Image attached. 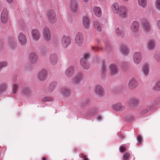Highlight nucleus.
<instances>
[{"mask_svg": "<svg viewBox=\"0 0 160 160\" xmlns=\"http://www.w3.org/2000/svg\"><path fill=\"white\" fill-rule=\"evenodd\" d=\"M141 23L143 31L146 33H149L152 30L150 22L146 19L142 18L141 20Z\"/></svg>", "mask_w": 160, "mask_h": 160, "instance_id": "nucleus-1", "label": "nucleus"}, {"mask_svg": "<svg viewBox=\"0 0 160 160\" xmlns=\"http://www.w3.org/2000/svg\"><path fill=\"white\" fill-rule=\"evenodd\" d=\"M128 8L124 6H121L117 15L120 18L125 19L128 17Z\"/></svg>", "mask_w": 160, "mask_h": 160, "instance_id": "nucleus-2", "label": "nucleus"}, {"mask_svg": "<svg viewBox=\"0 0 160 160\" xmlns=\"http://www.w3.org/2000/svg\"><path fill=\"white\" fill-rule=\"evenodd\" d=\"M142 59V54L140 52H135L133 55L132 60L134 64H139Z\"/></svg>", "mask_w": 160, "mask_h": 160, "instance_id": "nucleus-3", "label": "nucleus"}, {"mask_svg": "<svg viewBox=\"0 0 160 160\" xmlns=\"http://www.w3.org/2000/svg\"><path fill=\"white\" fill-rule=\"evenodd\" d=\"M131 32L133 33H138L139 30L140 24L137 21H134L131 23L130 27Z\"/></svg>", "mask_w": 160, "mask_h": 160, "instance_id": "nucleus-4", "label": "nucleus"}, {"mask_svg": "<svg viewBox=\"0 0 160 160\" xmlns=\"http://www.w3.org/2000/svg\"><path fill=\"white\" fill-rule=\"evenodd\" d=\"M42 33L44 39L46 41H49L51 38V34L50 30L47 27L43 28Z\"/></svg>", "mask_w": 160, "mask_h": 160, "instance_id": "nucleus-5", "label": "nucleus"}, {"mask_svg": "<svg viewBox=\"0 0 160 160\" xmlns=\"http://www.w3.org/2000/svg\"><path fill=\"white\" fill-rule=\"evenodd\" d=\"M71 41V38L70 37L65 35H63L61 39L62 46L64 48H67L70 44Z\"/></svg>", "mask_w": 160, "mask_h": 160, "instance_id": "nucleus-6", "label": "nucleus"}, {"mask_svg": "<svg viewBox=\"0 0 160 160\" xmlns=\"http://www.w3.org/2000/svg\"><path fill=\"white\" fill-rule=\"evenodd\" d=\"M47 16L49 21L52 23H54L57 20L55 13L52 10H50L47 12Z\"/></svg>", "mask_w": 160, "mask_h": 160, "instance_id": "nucleus-7", "label": "nucleus"}, {"mask_svg": "<svg viewBox=\"0 0 160 160\" xmlns=\"http://www.w3.org/2000/svg\"><path fill=\"white\" fill-rule=\"evenodd\" d=\"M19 44L22 46H24L27 43V39L26 35L23 33H20L18 36Z\"/></svg>", "mask_w": 160, "mask_h": 160, "instance_id": "nucleus-8", "label": "nucleus"}, {"mask_svg": "<svg viewBox=\"0 0 160 160\" xmlns=\"http://www.w3.org/2000/svg\"><path fill=\"white\" fill-rule=\"evenodd\" d=\"M8 9L6 8H4L1 13L0 18L1 21L2 23H5L7 22L8 19Z\"/></svg>", "mask_w": 160, "mask_h": 160, "instance_id": "nucleus-9", "label": "nucleus"}, {"mask_svg": "<svg viewBox=\"0 0 160 160\" xmlns=\"http://www.w3.org/2000/svg\"><path fill=\"white\" fill-rule=\"evenodd\" d=\"M83 79V76L80 73L76 74L73 78V85L79 84Z\"/></svg>", "mask_w": 160, "mask_h": 160, "instance_id": "nucleus-10", "label": "nucleus"}, {"mask_svg": "<svg viewBox=\"0 0 160 160\" xmlns=\"http://www.w3.org/2000/svg\"><path fill=\"white\" fill-rule=\"evenodd\" d=\"M76 44L79 46H81L83 42V36L82 34L80 33L77 34L75 39Z\"/></svg>", "mask_w": 160, "mask_h": 160, "instance_id": "nucleus-11", "label": "nucleus"}, {"mask_svg": "<svg viewBox=\"0 0 160 160\" xmlns=\"http://www.w3.org/2000/svg\"><path fill=\"white\" fill-rule=\"evenodd\" d=\"M47 72L46 70L42 69L39 72L38 78L40 81H44L47 78Z\"/></svg>", "mask_w": 160, "mask_h": 160, "instance_id": "nucleus-12", "label": "nucleus"}, {"mask_svg": "<svg viewBox=\"0 0 160 160\" xmlns=\"http://www.w3.org/2000/svg\"><path fill=\"white\" fill-rule=\"evenodd\" d=\"M31 36L32 39L35 41L39 40L41 36L39 31L37 29L32 30Z\"/></svg>", "mask_w": 160, "mask_h": 160, "instance_id": "nucleus-13", "label": "nucleus"}, {"mask_svg": "<svg viewBox=\"0 0 160 160\" xmlns=\"http://www.w3.org/2000/svg\"><path fill=\"white\" fill-rule=\"evenodd\" d=\"M109 67L110 72L111 75H114L118 74V69L116 64L112 63L110 65Z\"/></svg>", "mask_w": 160, "mask_h": 160, "instance_id": "nucleus-14", "label": "nucleus"}, {"mask_svg": "<svg viewBox=\"0 0 160 160\" xmlns=\"http://www.w3.org/2000/svg\"><path fill=\"white\" fill-rule=\"evenodd\" d=\"M58 56L55 53H53L50 55L49 56V61L50 63L53 65H56L58 61Z\"/></svg>", "mask_w": 160, "mask_h": 160, "instance_id": "nucleus-15", "label": "nucleus"}, {"mask_svg": "<svg viewBox=\"0 0 160 160\" xmlns=\"http://www.w3.org/2000/svg\"><path fill=\"white\" fill-rule=\"evenodd\" d=\"M22 93L24 96L28 97L32 94V91L31 88L29 87L23 88L22 90Z\"/></svg>", "mask_w": 160, "mask_h": 160, "instance_id": "nucleus-16", "label": "nucleus"}, {"mask_svg": "<svg viewBox=\"0 0 160 160\" xmlns=\"http://www.w3.org/2000/svg\"><path fill=\"white\" fill-rule=\"evenodd\" d=\"M138 82L134 78H131L129 82L128 86L129 88L131 89H135L138 86Z\"/></svg>", "mask_w": 160, "mask_h": 160, "instance_id": "nucleus-17", "label": "nucleus"}, {"mask_svg": "<svg viewBox=\"0 0 160 160\" xmlns=\"http://www.w3.org/2000/svg\"><path fill=\"white\" fill-rule=\"evenodd\" d=\"M71 92L70 89L67 88H63L60 89L61 93L66 97H68L70 95Z\"/></svg>", "mask_w": 160, "mask_h": 160, "instance_id": "nucleus-18", "label": "nucleus"}, {"mask_svg": "<svg viewBox=\"0 0 160 160\" xmlns=\"http://www.w3.org/2000/svg\"><path fill=\"white\" fill-rule=\"evenodd\" d=\"M75 69L73 66H70L68 68L65 72V75L68 77H71L73 75Z\"/></svg>", "mask_w": 160, "mask_h": 160, "instance_id": "nucleus-19", "label": "nucleus"}, {"mask_svg": "<svg viewBox=\"0 0 160 160\" xmlns=\"http://www.w3.org/2000/svg\"><path fill=\"white\" fill-rule=\"evenodd\" d=\"M95 90L96 94L100 97H101L104 95L103 88L100 85H97L95 88Z\"/></svg>", "mask_w": 160, "mask_h": 160, "instance_id": "nucleus-20", "label": "nucleus"}, {"mask_svg": "<svg viewBox=\"0 0 160 160\" xmlns=\"http://www.w3.org/2000/svg\"><path fill=\"white\" fill-rule=\"evenodd\" d=\"M119 51L121 54L123 56H127L129 53V50L125 45H121L120 47Z\"/></svg>", "mask_w": 160, "mask_h": 160, "instance_id": "nucleus-21", "label": "nucleus"}, {"mask_svg": "<svg viewBox=\"0 0 160 160\" xmlns=\"http://www.w3.org/2000/svg\"><path fill=\"white\" fill-rule=\"evenodd\" d=\"M142 70L144 76H148L149 72V64L147 63H144L142 67Z\"/></svg>", "mask_w": 160, "mask_h": 160, "instance_id": "nucleus-22", "label": "nucleus"}, {"mask_svg": "<svg viewBox=\"0 0 160 160\" xmlns=\"http://www.w3.org/2000/svg\"><path fill=\"white\" fill-rule=\"evenodd\" d=\"M155 47V42L154 40H149L147 45V49L149 51H152L154 49Z\"/></svg>", "mask_w": 160, "mask_h": 160, "instance_id": "nucleus-23", "label": "nucleus"}, {"mask_svg": "<svg viewBox=\"0 0 160 160\" xmlns=\"http://www.w3.org/2000/svg\"><path fill=\"white\" fill-rule=\"evenodd\" d=\"M38 59L37 55L34 52L30 53L29 57V60L32 63H36Z\"/></svg>", "mask_w": 160, "mask_h": 160, "instance_id": "nucleus-24", "label": "nucleus"}, {"mask_svg": "<svg viewBox=\"0 0 160 160\" xmlns=\"http://www.w3.org/2000/svg\"><path fill=\"white\" fill-rule=\"evenodd\" d=\"M70 8L72 12H75L78 8V4L75 0H72L70 5Z\"/></svg>", "mask_w": 160, "mask_h": 160, "instance_id": "nucleus-25", "label": "nucleus"}, {"mask_svg": "<svg viewBox=\"0 0 160 160\" xmlns=\"http://www.w3.org/2000/svg\"><path fill=\"white\" fill-rule=\"evenodd\" d=\"M111 8L113 12L117 14L119 10L120 7H119L118 3L115 2L112 5Z\"/></svg>", "mask_w": 160, "mask_h": 160, "instance_id": "nucleus-26", "label": "nucleus"}, {"mask_svg": "<svg viewBox=\"0 0 160 160\" xmlns=\"http://www.w3.org/2000/svg\"><path fill=\"white\" fill-rule=\"evenodd\" d=\"M93 10L95 14L98 17H100L102 15V11L99 7L95 6L93 8Z\"/></svg>", "mask_w": 160, "mask_h": 160, "instance_id": "nucleus-27", "label": "nucleus"}, {"mask_svg": "<svg viewBox=\"0 0 160 160\" xmlns=\"http://www.w3.org/2000/svg\"><path fill=\"white\" fill-rule=\"evenodd\" d=\"M112 108L116 110L122 111L125 108V107L121 103H118L112 106Z\"/></svg>", "mask_w": 160, "mask_h": 160, "instance_id": "nucleus-28", "label": "nucleus"}, {"mask_svg": "<svg viewBox=\"0 0 160 160\" xmlns=\"http://www.w3.org/2000/svg\"><path fill=\"white\" fill-rule=\"evenodd\" d=\"M81 64L83 68L86 69H88L90 68V66L89 64L87 61H84L83 59H81L80 60Z\"/></svg>", "mask_w": 160, "mask_h": 160, "instance_id": "nucleus-29", "label": "nucleus"}, {"mask_svg": "<svg viewBox=\"0 0 160 160\" xmlns=\"http://www.w3.org/2000/svg\"><path fill=\"white\" fill-rule=\"evenodd\" d=\"M94 24V28L97 30L99 32L102 30V26L98 21H95Z\"/></svg>", "mask_w": 160, "mask_h": 160, "instance_id": "nucleus-30", "label": "nucleus"}, {"mask_svg": "<svg viewBox=\"0 0 160 160\" xmlns=\"http://www.w3.org/2000/svg\"><path fill=\"white\" fill-rule=\"evenodd\" d=\"M9 44L12 49H13L17 47V44L13 39L9 38L8 39Z\"/></svg>", "mask_w": 160, "mask_h": 160, "instance_id": "nucleus-31", "label": "nucleus"}, {"mask_svg": "<svg viewBox=\"0 0 160 160\" xmlns=\"http://www.w3.org/2000/svg\"><path fill=\"white\" fill-rule=\"evenodd\" d=\"M83 24L86 29H88L90 26V22L88 19L86 17H84L83 19Z\"/></svg>", "mask_w": 160, "mask_h": 160, "instance_id": "nucleus-32", "label": "nucleus"}, {"mask_svg": "<svg viewBox=\"0 0 160 160\" xmlns=\"http://www.w3.org/2000/svg\"><path fill=\"white\" fill-rule=\"evenodd\" d=\"M138 5L142 8H145L147 5V0H138Z\"/></svg>", "mask_w": 160, "mask_h": 160, "instance_id": "nucleus-33", "label": "nucleus"}, {"mask_svg": "<svg viewBox=\"0 0 160 160\" xmlns=\"http://www.w3.org/2000/svg\"><path fill=\"white\" fill-rule=\"evenodd\" d=\"M116 33L117 35L121 38H123L124 37V33L123 31L117 28L116 29Z\"/></svg>", "mask_w": 160, "mask_h": 160, "instance_id": "nucleus-34", "label": "nucleus"}, {"mask_svg": "<svg viewBox=\"0 0 160 160\" xmlns=\"http://www.w3.org/2000/svg\"><path fill=\"white\" fill-rule=\"evenodd\" d=\"M57 86V84L55 82H51L49 85L48 90L50 92H52L54 89L56 88Z\"/></svg>", "mask_w": 160, "mask_h": 160, "instance_id": "nucleus-35", "label": "nucleus"}, {"mask_svg": "<svg viewBox=\"0 0 160 160\" xmlns=\"http://www.w3.org/2000/svg\"><path fill=\"white\" fill-rule=\"evenodd\" d=\"M138 101L136 98L131 99L129 101V104L130 105L134 106L138 103Z\"/></svg>", "mask_w": 160, "mask_h": 160, "instance_id": "nucleus-36", "label": "nucleus"}, {"mask_svg": "<svg viewBox=\"0 0 160 160\" xmlns=\"http://www.w3.org/2000/svg\"><path fill=\"white\" fill-rule=\"evenodd\" d=\"M107 66L105 64L103 63L101 68L102 75L104 76L107 71Z\"/></svg>", "mask_w": 160, "mask_h": 160, "instance_id": "nucleus-37", "label": "nucleus"}, {"mask_svg": "<svg viewBox=\"0 0 160 160\" xmlns=\"http://www.w3.org/2000/svg\"><path fill=\"white\" fill-rule=\"evenodd\" d=\"M7 86L6 84H2L0 86V94L5 92L7 88Z\"/></svg>", "mask_w": 160, "mask_h": 160, "instance_id": "nucleus-38", "label": "nucleus"}, {"mask_svg": "<svg viewBox=\"0 0 160 160\" xmlns=\"http://www.w3.org/2000/svg\"><path fill=\"white\" fill-rule=\"evenodd\" d=\"M152 89L154 90H160V81H157L155 85L154 86Z\"/></svg>", "mask_w": 160, "mask_h": 160, "instance_id": "nucleus-39", "label": "nucleus"}, {"mask_svg": "<svg viewBox=\"0 0 160 160\" xmlns=\"http://www.w3.org/2000/svg\"><path fill=\"white\" fill-rule=\"evenodd\" d=\"M155 6L157 10L160 11V0H156L155 1Z\"/></svg>", "mask_w": 160, "mask_h": 160, "instance_id": "nucleus-40", "label": "nucleus"}, {"mask_svg": "<svg viewBox=\"0 0 160 160\" xmlns=\"http://www.w3.org/2000/svg\"><path fill=\"white\" fill-rule=\"evenodd\" d=\"M18 85L17 83H14L12 86V93L15 94L17 91L18 88Z\"/></svg>", "mask_w": 160, "mask_h": 160, "instance_id": "nucleus-41", "label": "nucleus"}, {"mask_svg": "<svg viewBox=\"0 0 160 160\" xmlns=\"http://www.w3.org/2000/svg\"><path fill=\"white\" fill-rule=\"evenodd\" d=\"M42 100L44 102L47 101H52L53 100V99L50 97H45L42 98Z\"/></svg>", "mask_w": 160, "mask_h": 160, "instance_id": "nucleus-42", "label": "nucleus"}, {"mask_svg": "<svg viewBox=\"0 0 160 160\" xmlns=\"http://www.w3.org/2000/svg\"><path fill=\"white\" fill-rule=\"evenodd\" d=\"M90 57V54L88 52H86L84 54L83 57L82 59H84V61H86L87 59L89 58Z\"/></svg>", "mask_w": 160, "mask_h": 160, "instance_id": "nucleus-43", "label": "nucleus"}, {"mask_svg": "<svg viewBox=\"0 0 160 160\" xmlns=\"http://www.w3.org/2000/svg\"><path fill=\"white\" fill-rule=\"evenodd\" d=\"M41 52L42 55L43 56H46L48 53V51L45 48H42L41 51Z\"/></svg>", "mask_w": 160, "mask_h": 160, "instance_id": "nucleus-44", "label": "nucleus"}, {"mask_svg": "<svg viewBox=\"0 0 160 160\" xmlns=\"http://www.w3.org/2000/svg\"><path fill=\"white\" fill-rule=\"evenodd\" d=\"M154 58L156 61L160 63V54L159 53H156L154 55Z\"/></svg>", "mask_w": 160, "mask_h": 160, "instance_id": "nucleus-45", "label": "nucleus"}, {"mask_svg": "<svg viewBox=\"0 0 160 160\" xmlns=\"http://www.w3.org/2000/svg\"><path fill=\"white\" fill-rule=\"evenodd\" d=\"M130 154L128 152H126L123 155V160H128L130 157Z\"/></svg>", "mask_w": 160, "mask_h": 160, "instance_id": "nucleus-46", "label": "nucleus"}, {"mask_svg": "<svg viewBox=\"0 0 160 160\" xmlns=\"http://www.w3.org/2000/svg\"><path fill=\"white\" fill-rule=\"evenodd\" d=\"M137 139L138 142V145H140L142 141V138L140 136L138 135L137 137Z\"/></svg>", "mask_w": 160, "mask_h": 160, "instance_id": "nucleus-47", "label": "nucleus"}, {"mask_svg": "<svg viewBox=\"0 0 160 160\" xmlns=\"http://www.w3.org/2000/svg\"><path fill=\"white\" fill-rule=\"evenodd\" d=\"M156 25L158 29L160 31V20L157 21Z\"/></svg>", "mask_w": 160, "mask_h": 160, "instance_id": "nucleus-48", "label": "nucleus"}, {"mask_svg": "<svg viewBox=\"0 0 160 160\" xmlns=\"http://www.w3.org/2000/svg\"><path fill=\"white\" fill-rule=\"evenodd\" d=\"M148 112L147 109H144L142 110L141 112V114L142 115H144V114L147 113Z\"/></svg>", "mask_w": 160, "mask_h": 160, "instance_id": "nucleus-49", "label": "nucleus"}, {"mask_svg": "<svg viewBox=\"0 0 160 160\" xmlns=\"http://www.w3.org/2000/svg\"><path fill=\"white\" fill-rule=\"evenodd\" d=\"M125 150V148L123 147L122 146H121L120 148V151L121 152H123Z\"/></svg>", "mask_w": 160, "mask_h": 160, "instance_id": "nucleus-50", "label": "nucleus"}, {"mask_svg": "<svg viewBox=\"0 0 160 160\" xmlns=\"http://www.w3.org/2000/svg\"><path fill=\"white\" fill-rule=\"evenodd\" d=\"M83 160H88V158L86 157V156L85 155L83 154Z\"/></svg>", "mask_w": 160, "mask_h": 160, "instance_id": "nucleus-51", "label": "nucleus"}, {"mask_svg": "<svg viewBox=\"0 0 160 160\" xmlns=\"http://www.w3.org/2000/svg\"><path fill=\"white\" fill-rule=\"evenodd\" d=\"M6 1H7L9 3H11L12 2L13 0H6Z\"/></svg>", "mask_w": 160, "mask_h": 160, "instance_id": "nucleus-52", "label": "nucleus"}, {"mask_svg": "<svg viewBox=\"0 0 160 160\" xmlns=\"http://www.w3.org/2000/svg\"><path fill=\"white\" fill-rule=\"evenodd\" d=\"M97 118L98 120H100L101 119L102 117H101L99 116Z\"/></svg>", "mask_w": 160, "mask_h": 160, "instance_id": "nucleus-53", "label": "nucleus"}, {"mask_svg": "<svg viewBox=\"0 0 160 160\" xmlns=\"http://www.w3.org/2000/svg\"><path fill=\"white\" fill-rule=\"evenodd\" d=\"M95 48V47L93 46H92L91 47V49L92 50H93Z\"/></svg>", "mask_w": 160, "mask_h": 160, "instance_id": "nucleus-54", "label": "nucleus"}, {"mask_svg": "<svg viewBox=\"0 0 160 160\" xmlns=\"http://www.w3.org/2000/svg\"><path fill=\"white\" fill-rule=\"evenodd\" d=\"M123 2H128L129 0H122Z\"/></svg>", "mask_w": 160, "mask_h": 160, "instance_id": "nucleus-55", "label": "nucleus"}, {"mask_svg": "<svg viewBox=\"0 0 160 160\" xmlns=\"http://www.w3.org/2000/svg\"><path fill=\"white\" fill-rule=\"evenodd\" d=\"M84 2H88L89 0H82Z\"/></svg>", "mask_w": 160, "mask_h": 160, "instance_id": "nucleus-56", "label": "nucleus"}, {"mask_svg": "<svg viewBox=\"0 0 160 160\" xmlns=\"http://www.w3.org/2000/svg\"><path fill=\"white\" fill-rule=\"evenodd\" d=\"M42 160H46V158L45 157H43L42 158Z\"/></svg>", "mask_w": 160, "mask_h": 160, "instance_id": "nucleus-57", "label": "nucleus"}, {"mask_svg": "<svg viewBox=\"0 0 160 160\" xmlns=\"http://www.w3.org/2000/svg\"><path fill=\"white\" fill-rule=\"evenodd\" d=\"M83 154H81V155H82V156L83 157V155H82Z\"/></svg>", "mask_w": 160, "mask_h": 160, "instance_id": "nucleus-58", "label": "nucleus"}]
</instances>
